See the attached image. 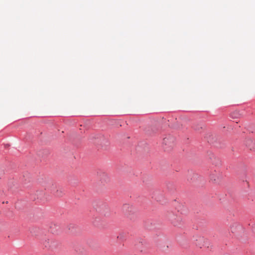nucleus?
Returning <instances> with one entry per match:
<instances>
[{
    "instance_id": "1",
    "label": "nucleus",
    "mask_w": 255,
    "mask_h": 255,
    "mask_svg": "<svg viewBox=\"0 0 255 255\" xmlns=\"http://www.w3.org/2000/svg\"><path fill=\"white\" fill-rule=\"evenodd\" d=\"M230 117L233 120H238L243 117V114L238 110H235L230 113Z\"/></svg>"
},
{
    "instance_id": "2",
    "label": "nucleus",
    "mask_w": 255,
    "mask_h": 255,
    "mask_svg": "<svg viewBox=\"0 0 255 255\" xmlns=\"http://www.w3.org/2000/svg\"><path fill=\"white\" fill-rule=\"evenodd\" d=\"M170 219L171 221L172 222V223L174 226H178V225H179L181 221V219L180 217H177L174 215L170 217Z\"/></svg>"
},
{
    "instance_id": "3",
    "label": "nucleus",
    "mask_w": 255,
    "mask_h": 255,
    "mask_svg": "<svg viewBox=\"0 0 255 255\" xmlns=\"http://www.w3.org/2000/svg\"><path fill=\"white\" fill-rule=\"evenodd\" d=\"M44 187L45 190H50L52 191H54V189L55 188V185L52 183V182L47 181L44 183V185H43Z\"/></svg>"
},
{
    "instance_id": "4",
    "label": "nucleus",
    "mask_w": 255,
    "mask_h": 255,
    "mask_svg": "<svg viewBox=\"0 0 255 255\" xmlns=\"http://www.w3.org/2000/svg\"><path fill=\"white\" fill-rule=\"evenodd\" d=\"M37 198L40 200L44 201L46 199V194L44 192L42 191H37L36 192Z\"/></svg>"
},
{
    "instance_id": "5",
    "label": "nucleus",
    "mask_w": 255,
    "mask_h": 255,
    "mask_svg": "<svg viewBox=\"0 0 255 255\" xmlns=\"http://www.w3.org/2000/svg\"><path fill=\"white\" fill-rule=\"evenodd\" d=\"M163 143L166 145L172 146L173 144V139L171 138H165L163 139Z\"/></svg>"
},
{
    "instance_id": "6",
    "label": "nucleus",
    "mask_w": 255,
    "mask_h": 255,
    "mask_svg": "<svg viewBox=\"0 0 255 255\" xmlns=\"http://www.w3.org/2000/svg\"><path fill=\"white\" fill-rule=\"evenodd\" d=\"M101 179L103 180L105 182H108L110 180L109 177L108 175L106 173H102L100 175Z\"/></svg>"
},
{
    "instance_id": "7",
    "label": "nucleus",
    "mask_w": 255,
    "mask_h": 255,
    "mask_svg": "<svg viewBox=\"0 0 255 255\" xmlns=\"http://www.w3.org/2000/svg\"><path fill=\"white\" fill-rule=\"evenodd\" d=\"M54 194L56 196L61 197L63 195L64 193L61 189H57Z\"/></svg>"
},
{
    "instance_id": "8",
    "label": "nucleus",
    "mask_w": 255,
    "mask_h": 255,
    "mask_svg": "<svg viewBox=\"0 0 255 255\" xmlns=\"http://www.w3.org/2000/svg\"><path fill=\"white\" fill-rule=\"evenodd\" d=\"M219 179V176L217 175V174H213L211 175V180H213V181L216 182H218Z\"/></svg>"
}]
</instances>
